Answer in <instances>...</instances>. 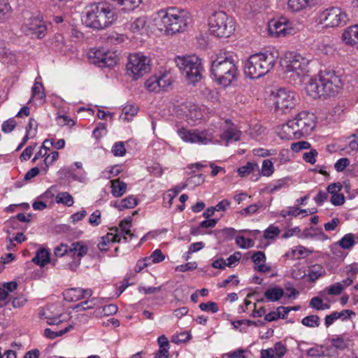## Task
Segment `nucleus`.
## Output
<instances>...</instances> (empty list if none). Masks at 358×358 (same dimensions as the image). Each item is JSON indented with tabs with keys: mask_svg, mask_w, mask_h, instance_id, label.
Listing matches in <instances>:
<instances>
[{
	"mask_svg": "<svg viewBox=\"0 0 358 358\" xmlns=\"http://www.w3.org/2000/svg\"><path fill=\"white\" fill-rule=\"evenodd\" d=\"M343 85L341 78L330 71H320V74L311 78L306 87L308 94L313 99L322 96H334Z\"/></svg>",
	"mask_w": 358,
	"mask_h": 358,
	"instance_id": "f257e3e1",
	"label": "nucleus"
},
{
	"mask_svg": "<svg viewBox=\"0 0 358 358\" xmlns=\"http://www.w3.org/2000/svg\"><path fill=\"white\" fill-rule=\"evenodd\" d=\"M210 72L220 85L227 87L237 79L238 71L236 61L229 53L219 55L212 62Z\"/></svg>",
	"mask_w": 358,
	"mask_h": 358,
	"instance_id": "f03ea898",
	"label": "nucleus"
},
{
	"mask_svg": "<svg viewBox=\"0 0 358 358\" xmlns=\"http://www.w3.org/2000/svg\"><path fill=\"white\" fill-rule=\"evenodd\" d=\"M315 117L313 113L302 111L282 127V138H300L309 135L315 127Z\"/></svg>",
	"mask_w": 358,
	"mask_h": 358,
	"instance_id": "7ed1b4c3",
	"label": "nucleus"
},
{
	"mask_svg": "<svg viewBox=\"0 0 358 358\" xmlns=\"http://www.w3.org/2000/svg\"><path fill=\"white\" fill-rule=\"evenodd\" d=\"M110 6L106 2L88 6L84 20L86 26L95 29H102L110 26L116 20L115 13Z\"/></svg>",
	"mask_w": 358,
	"mask_h": 358,
	"instance_id": "20e7f679",
	"label": "nucleus"
},
{
	"mask_svg": "<svg viewBox=\"0 0 358 358\" xmlns=\"http://www.w3.org/2000/svg\"><path fill=\"white\" fill-rule=\"evenodd\" d=\"M160 18L159 25L167 34H174L184 31L191 22L189 13L184 10L169 8L166 10L158 13Z\"/></svg>",
	"mask_w": 358,
	"mask_h": 358,
	"instance_id": "39448f33",
	"label": "nucleus"
},
{
	"mask_svg": "<svg viewBox=\"0 0 358 358\" xmlns=\"http://www.w3.org/2000/svg\"><path fill=\"white\" fill-rule=\"evenodd\" d=\"M275 62V56L269 52L252 55L245 62L244 73L250 79L261 78L273 69Z\"/></svg>",
	"mask_w": 358,
	"mask_h": 358,
	"instance_id": "423d86ee",
	"label": "nucleus"
},
{
	"mask_svg": "<svg viewBox=\"0 0 358 358\" xmlns=\"http://www.w3.org/2000/svg\"><path fill=\"white\" fill-rule=\"evenodd\" d=\"M176 64L180 71L185 73L189 83L195 85L202 78L203 65L201 59L196 55L178 57Z\"/></svg>",
	"mask_w": 358,
	"mask_h": 358,
	"instance_id": "0eeeda50",
	"label": "nucleus"
},
{
	"mask_svg": "<svg viewBox=\"0 0 358 358\" xmlns=\"http://www.w3.org/2000/svg\"><path fill=\"white\" fill-rule=\"evenodd\" d=\"M209 30L212 34L218 38H227L235 30L233 18L225 12H215L209 18Z\"/></svg>",
	"mask_w": 358,
	"mask_h": 358,
	"instance_id": "6e6552de",
	"label": "nucleus"
},
{
	"mask_svg": "<svg viewBox=\"0 0 358 358\" xmlns=\"http://www.w3.org/2000/svg\"><path fill=\"white\" fill-rule=\"evenodd\" d=\"M310 59L301 54L290 53V57L285 66L286 71L290 73V77L293 78L294 84H301L303 78L308 72Z\"/></svg>",
	"mask_w": 358,
	"mask_h": 358,
	"instance_id": "1a4fd4ad",
	"label": "nucleus"
},
{
	"mask_svg": "<svg viewBox=\"0 0 358 358\" xmlns=\"http://www.w3.org/2000/svg\"><path fill=\"white\" fill-rule=\"evenodd\" d=\"M317 20L324 27H337L345 25L348 17L341 8L332 6L321 11Z\"/></svg>",
	"mask_w": 358,
	"mask_h": 358,
	"instance_id": "9d476101",
	"label": "nucleus"
},
{
	"mask_svg": "<svg viewBox=\"0 0 358 358\" xmlns=\"http://www.w3.org/2000/svg\"><path fill=\"white\" fill-rule=\"evenodd\" d=\"M126 67L128 74L137 80L150 71V59L141 52L131 54Z\"/></svg>",
	"mask_w": 358,
	"mask_h": 358,
	"instance_id": "9b49d317",
	"label": "nucleus"
},
{
	"mask_svg": "<svg viewBox=\"0 0 358 358\" xmlns=\"http://www.w3.org/2000/svg\"><path fill=\"white\" fill-rule=\"evenodd\" d=\"M69 248V255L71 261L66 266L71 271H76L80 265L81 259L87 254L89 248L83 241L73 242Z\"/></svg>",
	"mask_w": 358,
	"mask_h": 358,
	"instance_id": "f8f14e48",
	"label": "nucleus"
},
{
	"mask_svg": "<svg viewBox=\"0 0 358 358\" xmlns=\"http://www.w3.org/2000/svg\"><path fill=\"white\" fill-rule=\"evenodd\" d=\"M91 62L99 67H113L117 63V57L114 52L103 49H92L88 53Z\"/></svg>",
	"mask_w": 358,
	"mask_h": 358,
	"instance_id": "ddd939ff",
	"label": "nucleus"
},
{
	"mask_svg": "<svg viewBox=\"0 0 358 358\" xmlns=\"http://www.w3.org/2000/svg\"><path fill=\"white\" fill-rule=\"evenodd\" d=\"M295 94L285 88H280L275 96V104L278 110L283 113H288L296 106Z\"/></svg>",
	"mask_w": 358,
	"mask_h": 358,
	"instance_id": "4468645a",
	"label": "nucleus"
},
{
	"mask_svg": "<svg viewBox=\"0 0 358 358\" xmlns=\"http://www.w3.org/2000/svg\"><path fill=\"white\" fill-rule=\"evenodd\" d=\"M268 30L271 36H286L294 33L292 23L285 17L272 20L268 22Z\"/></svg>",
	"mask_w": 358,
	"mask_h": 358,
	"instance_id": "2eb2a0df",
	"label": "nucleus"
},
{
	"mask_svg": "<svg viewBox=\"0 0 358 358\" xmlns=\"http://www.w3.org/2000/svg\"><path fill=\"white\" fill-rule=\"evenodd\" d=\"M25 34L37 38H43L47 31L45 22L39 17H31L23 27Z\"/></svg>",
	"mask_w": 358,
	"mask_h": 358,
	"instance_id": "dca6fc26",
	"label": "nucleus"
},
{
	"mask_svg": "<svg viewBox=\"0 0 358 358\" xmlns=\"http://www.w3.org/2000/svg\"><path fill=\"white\" fill-rule=\"evenodd\" d=\"M180 138L185 142L206 145L213 141L212 134L206 131L196 132L182 129L179 131Z\"/></svg>",
	"mask_w": 358,
	"mask_h": 358,
	"instance_id": "f3484780",
	"label": "nucleus"
},
{
	"mask_svg": "<svg viewBox=\"0 0 358 358\" xmlns=\"http://www.w3.org/2000/svg\"><path fill=\"white\" fill-rule=\"evenodd\" d=\"M113 9H118L123 12L134 10L142 2V0H106Z\"/></svg>",
	"mask_w": 358,
	"mask_h": 358,
	"instance_id": "a211bd4d",
	"label": "nucleus"
},
{
	"mask_svg": "<svg viewBox=\"0 0 358 358\" xmlns=\"http://www.w3.org/2000/svg\"><path fill=\"white\" fill-rule=\"evenodd\" d=\"M32 262L41 267L45 266L50 262H51L54 266H57L59 264L58 259H53L51 260L50 252L48 250L43 248H41L36 251L35 257L32 259Z\"/></svg>",
	"mask_w": 358,
	"mask_h": 358,
	"instance_id": "6ab92c4d",
	"label": "nucleus"
},
{
	"mask_svg": "<svg viewBox=\"0 0 358 358\" xmlns=\"http://www.w3.org/2000/svg\"><path fill=\"white\" fill-rule=\"evenodd\" d=\"M286 352L285 345L280 342H278L273 348L262 350L261 358H282Z\"/></svg>",
	"mask_w": 358,
	"mask_h": 358,
	"instance_id": "aec40b11",
	"label": "nucleus"
},
{
	"mask_svg": "<svg viewBox=\"0 0 358 358\" xmlns=\"http://www.w3.org/2000/svg\"><path fill=\"white\" fill-rule=\"evenodd\" d=\"M342 40L346 45H358V25L346 29L342 35Z\"/></svg>",
	"mask_w": 358,
	"mask_h": 358,
	"instance_id": "412c9836",
	"label": "nucleus"
},
{
	"mask_svg": "<svg viewBox=\"0 0 358 358\" xmlns=\"http://www.w3.org/2000/svg\"><path fill=\"white\" fill-rule=\"evenodd\" d=\"M121 238L118 234L108 233L106 235L101 238L97 247L101 252H106L108 250V246L110 243H120Z\"/></svg>",
	"mask_w": 358,
	"mask_h": 358,
	"instance_id": "4be33fe9",
	"label": "nucleus"
},
{
	"mask_svg": "<svg viewBox=\"0 0 358 358\" xmlns=\"http://www.w3.org/2000/svg\"><path fill=\"white\" fill-rule=\"evenodd\" d=\"M317 0H289L287 6L293 12H297L307 7L314 6Z\"/></svg>",
	"mask_w": 358,
	"mask_h": 358,
	"instance_id": "5701e85b",
	"label": "nucleus"
},
{
	"mask_svg": "<svg viewBox=\"0 0 358 358\" xmlns=\"http://www.w3.org/2000/svg\"><path fill=\"white\" fill-rule=\"evenodd\" d=\"M241 132L238 131L231 124L224 132L220 135V138L226 141L227 145L230 141H238L240 139Z\"/></svg>",
	"mask_w": 358,
	"mask_h": 358,
	"instance_id": "b1692460",
	"label": "nucleus"
},
{
	"mask_svg": "<svg viewBox=\"0 0 358 358\" xmlns=\"http://www.w3.org/2000/svg\"><path fill=\"white\" fill-rule=\"evenodd\" d=\"M138 205V199L134 195H130L120 201L115 202L114 206L120 210H123L127 208H134Z\"/></svg>",
	"mask_w": 358,
	"mask_h": 358,
	"instance_id": "393cba45",
	"label": "nucleus"
},
{
	"mask_svg": "<svg viewBox=\"0 0 358 358\" xmlns=\"http://www.w3.org/2000/svg\"><path fill=\"white\" fill-rule=\"evenodd\" d=\"M285 294L284 290L279 287H275L268 289L264 292V296L268 301H278Z\"/></svg>",
	"mask_w": 358,
	"mask_h": 358,
	"instance_id": "a878e982",
	"label": "nucleus"
},
{
	"mask_svg": "<svg viewBox=\"0 0 358 358\" xmlns=\"http://www.w3.org/2000/svg\"><path fill=\"white\" fill-rule=\"evenodd\" d=\"M111 182V192L115 197L122 196L127 190V185L120 179L113 180Z\"/></svg>",
	"mask_w": 358,
	"mask_h": 358,
	"instance_id": "bb28decb",
	"label": "nucleus"
},
{
	"mask_svg": "<svg viewBox=\"0 0 358 358\" xmlns=\"http://www.w3.org/2000/svg\"><path fill=\"white\" fill-rule=\"evenodd\" d=\"M324 274L325 270L324 269V268L320 264H315L313 266L312 268L310 269L308 274H304L301 277V278L308 276L309 282H315L320 277L324 275Z\"/></svg>",
	"mask_w": 358,
	"mask_h": 358,
	"instance_id": "cd10ccee",
	"label": "nucleus"
},
{
	"mask_svg": "<svg viewBox=\"0 0 358 358\" xmlns=\"http://www.w3.org/2000/svg\"><path fill=\"white\" fill-rule=\"evenodd\" d=\"M145 87L150 92H159L160 81L159 76H154L148 79L145 83Z\"/></svg>",
	"mask_w": 358,
	"mask_h": 358,
	"instance_id": "c85d7f7f",
	"label": "nucleus"
},
{
	"mask_svg": "<svg viewBox=\"0 0 358 358\" xmlns=\"http://www.w3.org/2000/svg\"><path fill=\"white\" fill-rule=\"evenodd\" d=\"M304 234L306 237H315L320 240H327L328 239V236L326 235L321 228H313L307 229L304 230Z\"/></svg>",
	"mask_w": 358,
	"mask_h": 358,
	"instance_id": "c756f323",
	"label": "nucleus"
},
{
	"mask_svg": "<svg viewBox=\"0 0 358 358\" xmlns=\"http://www.w3.org/2000/svg\"><path fill=\"white\" fill-rule=\"evenodd\" d=\"M50 43L51 47L56 51H62L65 45L64 38L59 34H55L50 39Z\"/></svg>",
	"mask_w": 358,
	"mask_h": 358,
	"instance_id": "7c9ffc66",
	"label": "nucleus"
},
{
	"mask_svg": "<svg viewBox=\"0 0 358 358\" xmlns=\"http://www.w3.org/2000/svg\"><path fill=\"white\" fill-rule=\"evenodd\" d=\"M131 227V217H127L122 220L119 224V228L120 229V232H117L116 234H129V238L131 239L134 234L131 233L130 228Z\"/></svg>",
	"mask_w": 358,
	"mask_h": 358,
	"instance_id": "2f4dec72",
	"label": "nucleus"
},
{
	"mask_svg": "<svg viewBox=\"0 0 358 358\" xmlns=\"http://www.w3.org/2000/svg\"><path fill=\"white\" fill-rule=\"evenodd\" d=\"M55 201L57 203H63L67 206H72L74 203L73 196L68 192L59 193Z\"/></svg>",
	"mask_w": 358,
	"mask_h": 358,
	"instance_id": "473e14b6",
	"label": "nucleus"
},
{
	"mask_svg": "<svg viewBox=\"0 0 358 358\" xmlns=\"http://www.w3.org/2000/svg\"><path fill=\"white\" fill-rule=\"evenodd\" d=\"M301 323L303 325L310 327V328H315L318 327L320 324V317L316 315H311L305 317L302 319Z\"/></svg>",
	"mask_w": 358,
	"mask_h": 358,
	"instance_id": "72a5a7b5",
	"label": "nucleus"
},
{
	"mask_svg": "<svg viewBox=\"0 0 358 358\" xmlns=\"http://www.w3.org/2000/svg\"><path fill=\"white\" fill-rule=\"evenodd\" d=\"M73 327L72 325H69L66 327L65 329L59 331H54L52 329L47 328L44 331V336L46 338H48L50 339H54L57 337L62 336L70 330L73 329Z\"/></svg>",
	"mask_w": 358,
	"mask_h": 358,
	"instance_id": "f704fd0d",
	"label": "nucleus"
},
{
	"mask_svg": "<svg viewBox=\"0 0 358 358\" xmlns=\"http://www.w3.org/2000/svg\"><path fill=\"white\" fill-rule=\"evenodd\" d=\"M146 17L144 16L136 18L130 26V29L134 33L141 32L146 25Z\"/></svg>",
	"mask_w": 358,
	"mask_h": 358,
	"instance_id": "c9c22d12",
	"label": "nucleus"
},
{
	"mask_svg": "<svg viewBox=\"0 0 358 358\" xmlns=\"http://www.w3.org/2000/svg\"><path fill=\"white\" fill-rule=\"evenodd\" d=\"M341 248L343 249H350L355 244V238L352 234H345L338 242Z\"/></svg>",
	"mask_w": 358,
	"mask_h": 358,
	"instance_id": "e433bc0d",
	"label": "nucleus"
},
{
	"mask_svg": "<svg viewBox=\"0 0 358 358\" xmlns=\"http://www.w3.org/2000/svg\"><path fill=\"white\" fill-rule=\"evenodd\" d=\"M42 90V83L38 82L35 83L32 87V96L41 101H44L45 99V94Z\"/></svg>",
	"mask_w": 358,
	"mask_h": 358,
	"instance_id": "4c0bfd02",
	"label": "nucleus"
},
{
	"mask_svg": "<svg viewBox=\"0 0 358 358\" xmlns=\"http://www.w3.org/2000/svg\"><path fill=\"white\" fill-rule=\"evenodd\" d=\"M69 245H67L66 244L62 243L59 245L55 248L54 254L57 259L59 257H64L67 259L69 258Z\"/></svg>",
	"mask_w": 358,
	"mask_h": 358,
	"instance_id": "58836bf2",
	"label": "nucleus"
},
{
	"mask_svg": "<svg viewBox=\"0 0 358 358\" xmlns=\"http://www.w3.org/2000/svg\"><path fill=\"white\" fill-rule=\"evenodd\" d=\"M274 167L270 159H264L262 162V173L264 176H270L273 173Z\"/></svg>",
	"mask_w": 358,
	"mask_h": 358,
	"instance_id": "ea45409f",
	"label": "nucleus"
},
{
	"mask_svg": "<svg viewBox=\"0 0 358 358\" xmlns=\"http://www.w3.org/2000/svg\"><path fill=\"white\" fill-rule=\"evenodd\" d=\"M165 259V256L159 249L155 250L150 256L145 257V261H152V263H159Z\"/></svg>",
	"mask_w": 358,
	"mask_h": 358,
	"instance_id": "a19ab883",
	"label": "nucleus"
},
{
	"mask_svg": "<svg viewBox=\"0 0 358 358\" xmlns=\"http://www.w3.org/2000/svg\"><path fill=\"white\" fill-rule=\"evenodd\" d=\"M199 308L202 311H210L216 313L219 310V307L215 302L208 301L207 303H201L199 304Z\"/></svg>",
	"mask_w": 358,
	"mask_h": 358,
	"instance_id": "79ce46f5",
	"label": "nucleus"
},
{
	"mask_svg": "<svg viewBox=\"0 0 358 358\" xmlns=\"http://www.w3.org/2000/svg\"><path fill=\"white\" fill-rule=\"evenodd\" d=\"M280 231L278 227L270 225L265 231L264 237L266 239H274L280 234Z\"/></svg>",
	"mask_w": 358,
	"mask_h": 358,
	"instance_id": "37998d69",
	"label": "nucleus"
},
{
	"mask_svg": "<svg viewBox=\"0 0 358 358\" xmlns=\"http://www.w3.org/2000/svg\"><path fill=\"white\" fill-rule=\"evenodd\" d=\"M112 152L115 157L124 156L126 153L124 143L122 141L116 142L112 148Z\"/></svg>",
	"mask_w": 358,
	"mask_h": 358,
	"instance_id": "c03bdc74",
	"label": "nucleus"
},
{
	"mask_svg": "<svg viewBox=\"0 0 358 358\" xmlns=\"http://www.w3.org/2000/svg\"><path fill=\"white\" fill-rule=\"evenodd\" d=\"M204 180L205 178L203 174L199 173L189 177L187 179L186 182L188 185L198 186L201 185Z\"/></svg>",
	"mask_w": 358,
	"mask_h": 358,
	"instance_id": "a18cd8bd",
	"label": "nucleus"
},
{
	"mask_svg": "<svg viewBox=\"0 0 358 358\" xmlns=\"http://www.w3.org/2000/svg\"><path fill=\"white\" fill-rule=\"evenodd\" d=\"M255 167H257L256 164L252 162H247V164L238 169V173L241 177H244L251 173Z\"/></svg>",
	"mask_w": 358,
	"mask_h": 358,
	"instance_id": "49530a36",
	"label": "nucleus"
},
{
	"mask_svg": "<svg viewBox=\"0 0 358 358\" xmlns=\"http://www.w3.org/2000/svg\"><path fill=\"white\" fill-rule=\"evenodd\" d=\"M160 81V91L166 90L172 84L171 76L167 73L159 76Z\"/></svg>",
	"mask_w": 358,
	"mask_h": 358,
	"instance_id": "de8ad7c7",
	"label": "nucleus"
},
{
	"mask_svg": "<svg viewBox=\"0 0 358 358\" xmlns=\"http://www.w3.org/2000/svg\"><path fill=\"white\" fill-rule=\"evenodd\" d=\"M16 125L15 120L13 117L10 118L3 122L1 129L4 133H10L15 128Z\"/></svg>",
	"mask_w": 358,
	"mask_h": 358,
	"instance_id": "09e8293b",
	"label": "nucleus"
},
{
	"mask_svg": "<svg viewBox=\"0 0 358 358\" xmlns=\"http://www.w3.org/2000/svg\"><path fill=\"white\" fill-rule=\"evenodd\" d=\"M330 295H339L343 291V285L341 282H336L327 288Z\"/></svg>",
	"mask_w": 358,
	"mask_h": 358,
	"instance_id": "8fccbe9b",
	"label": "nucleus"
},
{
	"mask_svg": "<svg viewBox=\"0 0 358 358\" xmlns=\"http://www.w3.org/2000/svg\"><path fill=\"white\" fill-rule=\"evenodd\" d=\"M71 289H69L66 291L64 297L66 301H76L83 299V295L81 293L75 292H71Z\"/></svg>",
	"mask_w": 358,
	"mask_h": 358,
	"instance_id": "3c124183",
	"label": "nucleus"
},
{
	"mask_svg": "<svg viewBox=\"0 0 358 358\" xmlns=\"http://www.w3.org/2000/svg\"><path fill=\"white\" fill-rule=\"evenodd\" d=\"M271 192L280 190L282 188L287 187V181L285 178L280 179L269 185Z\"/></svg>",
	"mask_w": 358,
	"mask_h": 358,
	"instance_id": "603ef678",
	"label": "nucleus"
},
{
	"mask_svg": "<svg viewBox=\"0 0 358 358\" xmlns=\"http://www.w3.org/2000/svg\"><path fill=\"white\" fill-rule=\"evenodd\" d=\"M317 154L318 153L315 149H311L309 152L303 153V159L305 162L314 164L316 162L315 157Z\"/></svg>",
	"mask_w": 358,
	"mask_h": 358,
	"instance_id": "864d4df0",
	"label": "nucleus"
},
{
	"mask_svg": "<svg viewBox=\"0 0 358 358\" xmlns=\"http://www.w3.org/2000/svg\"><path fill=\"white\" fill-rule=\"evenodd\" d=\"M96 299L93 298L91 300H86L85 301H83L78 304H77L75 307V308H78L81 310H85L88 309L93 308V307L95 306V302Z\"/></svg>",
	"mask_w": 358,
	"mask_h": 358,
	"instance_id": "5fc2aeb1",
	"label": "nucleus"
},
{
	"mask_svg": "<svg viewBox=\"0 0 358 358\" xmlns=\"http://www.w3.org/2000/svg\"><path fill=\"white\" fill-rule=\"evenodd\" d=\"M101 211L95 210L89 217V223L94 227H96L101 224Z\"/></svg>",
	"mask_w": 358,
	"mask_h": 358,
	"instance_id": "6e6d98bb",
	"label": "nucleus"
},
{
	"mask_svg": "<svg viewBox=\"0 0 358 358\" xmlns=\"http://www.w3.org/2000/svg\"><path fill=\"white\" fill-rule=\"evenodd\" d=\"M310 143L307 141H299L294 143L291 145V148L294 152H299L302 150L308 149L310 148Z\"/></svg>",
	"mask_w": 358,
	"mask_h": 358,
	"instance_id": "4d7b16f0",
	"label": "nucleus"
},
{
	"mask_svg": "<svg viewBox=\"0 0 358 358\" xmlns=\"http://www.w3.org/2000/svg\"><path fill=\"white\" fill-rule=\"evenodd\" d=\"M349 164L350 160L348 158H341L335 163L334 167L338 172H342Z\"/></svg>",
	"mask_w": 358,
	"mask_h": 358,
	"instance_id": "13d9d810",
	"label": "nucleus"
},
{
	"mask_svg": "<svg viewBox=\"0 0 358 358\" xmlns=\"http://www.w3.org/2000/svg\"><path fill=\"white\" fill-rule=\"evenodd\" d=\"M196 267H197L196 262H188L187 264L178 266L176 268V271H179V272H186L188 271L194 270L195 268H196Z\"/></svg>",
	"mask_w": 358,
	"mask_h": 358,
	"instance_id": "bf43d9fd",
	"label": "nucleus"
},
{
	"mask_svg": "<svg viewBox=\"0 0 358 358\" xmlns=\"http://www.w3.org/2000/svg\"><path fill=\"white\" fill-rule=\"evenodd\" d=\"M331 343L334 347L338 350H343L347 347V343L342 337L331 338Z\"/></svg>",
	"mask_w": 358,
	"mask_h": 358,
	"instance_id": "052dcab7",
	"label": "nucleus"
},
{
	"mask_svg": "<svg viewBox=\"0 0 358 358\" xmlns=\"http://www.w3.org/2000/svg\"><path fill=\"white\" fill-rule=\"evenodd\" d=\"M241 253L240 252H235L233 255H230L226 260L227 266L232 267L234 264L238 262L241 258Z\"/></svg>",
	"mask_w": 358,
	"mask_h": 358,
	"instance_id": "680f3d73",
	"label": "nucleus"
},
{
	"mask_svg": "<svg viewBox=\"0 0 358 358\" xmlns=\"http://www.w3.org/2000/svg\"><path fill=\"white\" fill-rule=\"evenodd\" d=\"M251 259L252 262L255 263V266H257L260 264V262H265L266 261V255L262 251H257L254 252L252 255Z\"/></svg>",
	"mask_w": 358,
	"mask_h": 358,
	"instance_id": "e2e57ef3",
	"label": "nucleus"
},
{
	"mask_svg": "<svg viewBox=\"0 0 358 358\" xmlns=\"http://www.w3.org/2000/svg\"><path fill=\"white\" fill-rule=\"evenodd\" d=\"M330 201L334 206H341L345 203V198L343 194H333Z\"/></svg>",
	"mask_w": 358,
	"mask_h": 358,
	"instance_id": "0e129e2a",
	"label": "nucleus"
},
{
	"mask_svg": "<svg viewBox=\"0 0 358 358\" xmlns=\"http://www.w3.org/2000/svg\"><path fill=\"white\" fill-rule=\"evenodd\" d=\"M137 111H138V108L135 106L127 105V106H124L123 108V113H124L123 118L124 120H127V115H129L131 116H134V115H136Z\"/></svg>",
	"mask_w": 358,
	"mask_h": 358,
	"instance_id": "69168bd1",
	"label": "nucleus"
},
{
	"mask_svg": "<svg viewBox=\"0 0 358 358\" xmlns=\"http://www.w3.org/2000/svg\"><path fill=\"white\" fill-rule=\"evenodd\" d=\"M345 273L348 276H351L354 279L355 275L358 274V264L354 263L352 264L348 265L345 267Z\"/></svg>",
	"mask_w": 358,
	"mask_h": 358,
	"instance_id": "338daca9",
	"label": "nucleus"
},
{
	"mask_svg": "<svg viewBox=\"0 0 358 358\" xmlns=\"http://www.w3.org/2000/svg\"><path fill=\"white\" fill-rule=\"evenodd\" d=\"M27 301V300L24 296H18L13 299L12 306L15 308H21L25 305Z\"/></svg>",
	"mask_w": 358,
	"mask_h": 358,
	"instance_id": "774afa93",
	"label": "nucleus"
}]
</instances>
